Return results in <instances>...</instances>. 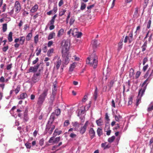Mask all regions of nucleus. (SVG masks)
<instances>
[{
  "mask_svg": "<svg viewBox=\"0 0 153 153\" xmlns=\"http://www.w3.org/2000/svg\"><path fill=\"white\" fill-rule=\"evenodd\" d=\"M48 89L46 87L43 88L42 93L39 95L37 101V106L38 108H41L48 94Z\"/></svg>",
  "mask_w": 153,
  "mask_h": 153,
  "instance_id": "obj_1",
  "label": "nucleus"
},
{
  "mask_svg": "<svg viewBox=\"0 0 153 153\" xmlns=\"http://www.w3.org/2000/svg\"><path fill=\"white\" fill-rule=\"evenodd\" d=\"M54 120L55 114L52 113L47 123L45 130V131L46 133L48 132L50 134L52 133L55 127V126L53 124Z\"/></svg>",
  "mask_w": 153,
  "mask_h": 153,
  "instance_id": "obj_2",
  "label": "nucleus"
},
{
  "mask_svg": "<svg viewBox=\"0 0 153 153\" xmlns=\"http://www.w3.org/2000/svg\"><path fill=\"white\" fill-rule=\"evenodd\" d=\"M86 62V64L90 66L93 67L94 68H96L98 61L97 56H96L95 53L93 52L91 56L87 58Z\"/></svg>",
  "mask_w": 153,
  "mask_h": 153,
  "instance_id": "obj_3",
  "label": "nucleus"
},
{
  "mask_svg": "<svg viewBox=\"0 0 153 153\" xmlns=\"http://www.w3.org/2000/svg\"><path fill=\"white\" fill-rule=\"evenodd\" d=\"M149 75V77L144 82L142 86H146V87L148 84L153 76V64L149 68L146 74L144 76L145 78H147Z\"/></svg>",
  "mask_w": 153,
  "mask_h": 153,
  "instance_id": "obj_4",
  "label": "nucleus"
},
{
  "mask_svg": "<svg viewBox=\"0 0 153 153\" xmlns=\"http://www.w3.org/2000/svg\"><path fill=\"white\" fill-rule=\"evenodd\" d=\"M70 46V42L68 40H63L62 42L61 48H62V53L63 56H65L68 53Z\"/></svg>",
  "mask_w": 153,
  "mask_h": 153,
  "instance_id": "obj_5",
  "label": "nucleus"
},
{
  "mask_svg": "<svg viewBox=\"0 0 153 153\" xmlns=\"http://www.w3.org/2000/svg\"><path fill=\"white\" fill-rule=\"evenodd\" d=\"M146 87V86H141V88L139 90L137 99L136 100V105L137 106L140 101L141 98L144 94Z\"/></svg>",
  "mask_w": 153,
  "mask_h": 153,
  "instance_id": "obj_6",
  "label": "nucleus"
},
{
  "mask_svg": "<svg viewBox=\"0 0 153 153\" xmlns=\"http://www.w3.org/2000/svg\"><path fill=\"white\" fill-rule=\"evenodd\" d=\"M14 8L16 13H19L21 10V7L20 4L18 1H16L15 2Z\"/></svg>",
  "mask_w": 153,
  "mask_h": 153,
  "instance_id": "obj_7",
  "label": "nucleus"
},
{
  "mask_svg": "<svg viewBox=\"0 0 153 153\" xmlns=\"http://www.w3.org/2000/svg\"><path fill=\"white\" fill-rule=\"evenodd\" d=\"M89 124V123L88 121H86L84 125L81 127L80 130V132L81 134H83L85 132Z\"/></svg>",
  "mask_w": 153,
  "mask_h": 153,
  "instance_id": "obj_8",
  "label": "nucleus"
},
{
  "mask_svg": "<svg viewBox=\"0 0 153 153\" xmlns=\"http://www.w3.org/2000/svg\"><path fill=\"white\" fill-rule=\"evenodd\" d=\"M39 65L37 64V65H34L33 67H30L28 70V72H36L39 68Z\"/></svg>",
  "mask_w": 153,
  "mask_h": 153,
  "instance_id": "obj_9",
  "label": "nucleus"
},
{
  "mask_svg": "<svg viewBox=\"0 0 153 153\" xmlns=\"http://www.w3.org/2000/svg\"><path fill=\"white\" fill-rule=\"evenodd\" d=\"M40 75L39 73L34 74L32 77V81L34 83H36L39 80L38 76Z\"/></svg>",
  "mask_w": 153,
  "mask_h": 153,
  "instance_id": "obj_10",
  "label": "nucleus"
},
{
  "mask_svg": "<svg viewBox=\"0 0 153 153\" xmlns=\"http://www.w3.org/2000/svg\"><path fill=\"white\" fill-rule=\"evenodd\" d=\"M62 54L63 57L64 58V60H63L64 63L65 64L67 65L69 63L70 60V59L69 58V56H68V53H67V55H65V56H63V54Z\"/></svg>",
  "mask_w": 153,
  "mask_h": 153,
  "instance_id": "obj_11",
  "label": "nucleus"
},
{
  "mask_svg": "<svg viewBox=\"0 0 153 153\" xmlns=\"http://www.w3.org/2000/svg\"><path fill=\"white\" fill-rule=\"evenodd\" d=\"M89 133L91 139H93L95 136V132L93 128H91L89 131Z\"/></svg>",
  "mask_w": 153,
  "mask_h": 153,
  "instance_id": "obj_12",
  "label": "nucleus"
},
{
  "mask_svg": "<svg viewBox=\"0 0 153 153\" xmlns=\"http://www.w3.org/2000/svg\"><path fill=\"white\" fill-rule=\"evenodd\" d=\"M61 60L59 58L56 62L55 63L56 68L57 69H59L60 66L61 65Z\"/></svg>",
  "mask_w": 153,
  "mask_h": 153,
  "instance_id": "obj_13",
  "label": "nucleus"
},
{
  "mask_svg": "<svg viewBox=\"0 0 153 153\" xmlns=\"http://www.w3.org/2000/svg\"><path fill=\"white\" fill-rule=\"evenodd\" d=\"M27 109H26L24 114V120L25 121H27L28 120V118L27 116Z\"/></svg>",
  "mask_w": 153,
  "mask_h": 153,
  "instance_id": "obj_14",
  "label": "nucleus"
},
{
  "mask_svg": "<svg viewBox=\"0 0 153 153\" xmlns=\"http://www.w3.org/2000/svg\"><path fill=\"white\" fill-rule=\"evenodd\" d=\"M91 45L94 48H97L99 45L97 42V40L96 39H94L92 41Z\"/></svg>",
  "mask_w": 153,
  "mask_h": 153,
  "instance_id": "obj_15",
  "label": "nucleus"
},
{
  "mask_svg": "<svg viewBox=\"0 0 153 153\" xmlns=\"http://www.w3.org/2000/svg\"><path fill=\"white\" fill-rule=\"evenodd\" d=\"M38 8V5L37 4H36L32 7L30 10V11L32 13H34L37 10Z\"/></svg>",
  "mask_w": 153,
  "mask_h": 153,
  "instance_id": "obj_16",
  "label": "nucleus"
},
{
  "mask_svg": "<svg viewBox=\"0 0 153 153\" xmlns=\"http://www.w3.org/2000/svg\"><path fill=\"white\" fill-rule=\"evenodd\" d=\"M64 30L63 29H61L59 31L57 34V36L58 37H60L62 36L64 33Z\"/></svg>",
  "mask_w": 153,
  "mask_h": 153,
  "instance_id": "obj_17",
  "label": "nucleus"
},
{
  "mask_svg": "<svg viewBox=\"0 0 153 153\" xmlns=\"http://www.w3.org/2000/svg\"><path fill=\"white\" fill-rule=\"evenodd\" d=\"M25 38L24 36H20L19 38V40L20 42V44L23 45L25 42Z\"/></svg>",
  "mask_w": 153,
  "mask_h": 153,
  "instance_id": "obj_18",
  "label": "nucleus"
},
{
  "mask_svg": "<svg viewBox=\"0 0 153 153\" xmlns=\"http://www.w3.org/2000/svg\"><path fill=\"white\" fill-rule=\"evenodd\" d=\"M97 133L98 135L100 137L102 134V131L101 128H98L97 130Z\"/></svg>",
  "mask_w": 153,
  "mask_h": 153,
  "instance_id": "obj_19",
  "label": "nucleus"
},
{
  "mask_svg": "<svg viewBox=\"0 0 153 153\" xmlns=\"http://www.w3.org/2000/svg\"><path fill=\"white\" fill-rule=\"evenodd\" d=\"M32 30H31V32L28 34L26 36V40L27 41H29L30 40L32 37Z\"/></svg>",
  "mask_w": 153,
  "mask_h": 153,
  "instance_id": "obj_20",
  "label": "nucleus"
},
{
  "mask_svg": "<svg viewBox=\"0 0 153 153\" xmlns=\"http://www.w3.org/2000/svg\"><path fill=\"white\" fill-rule=\"evenodd\" d=\"M76 64V62H74L72 64H71L69 67V71H73L75 67Z\"/></svg>",
  "mask_w": 153,
  "mask_h": 153,
  "instance_id": "obj_21",
  "label": "nucleus"
},
{
  "mask_svg": "<svg viewBox=\"0 0 153 153\" xmlns=\"http://www.w3.org/2000/svg\"><path fill=\"white\" fill-rule=\"evenodd\" d=\"M27 97V95L26 93H24L20 95L19 99L23 100Z\"/></svg>",
  "mask_w": 153,
  "mask_h": 153,
  "instance_id": "obj_22",
  "label": "nucleus"
},
{
  "mask_svg": "<svg viewBox=\"0 0 153 153\" xmlns=\"http://www.w3.org/2000/svg\"><path fill=\"white\" fill-rule=\"evenodd\" d=\"M96 123L98 126H100L103 125V122L102 120L100 119L98 120H97L96 121Z\"/></svg>",
  "mask_w": 153,
  "mask_h": 153,
  "instance_id": "obj_23",
  "label": "nucleus"
},
{
  "mask_svg": "<svg viewBox=\"0 0 153 153\" xmlns=\"http://www.w3.org/2000/svg\"><path fill=\"white\" fill-rule=\"evenodd\" d=\"M12 35L13 33L11 32H10L9 33L7 37L8 41L10 42H11L13 41Z\"/></svg>",
  "mask_w": 153,
  "mask_h": 153,
  "instance_id": "obj_24",
  "label": "nucleus"
},
{
  "mask_svg": "<svg viewBox=\"0 0 153 153\" xmlns=\"http://www.w3.org/2000/svg\"><path fill=\"white\" fill-rule=\"evenodd\" d=\"M97 94H98V91H97V87H96V88L95 89V91L94 92V99L95 100H96L97 97Z\"/></svg>",
  "mask_w": 153,
  "mask_h": 153,
  "instance_id": "obj_25",
  "label": "nucleus"
},
{
  "mask_svg": "<svg viewBox=\"0 0 153 153\" xmlns=\"http://www.w3.org/2000/svg\"><path fill=\"white\" fill-rule=\"evenodd\" d=\"M153 110V102H151L147 108V111L149 112Z\"/></svg>",
  "mask_w": 153,
  "mask_h": 153,
  "instance_id": "obj_26",
  "label": "nucleus"
},
{
  "mask_svg": "<svg viewBox=\"0 0 153 153\" xmlns=\"http://www.w3.org/2000/svg\"><path fill=\"white\" fill-rule=\"evenodd\" d=\"M147 42H145L141 47V48H142V52H144L146 50V48H147Z\"/></svg>",
  "mask_w": 153,
  "mask_h": 153,
  "instance_id": "obj_27",
  "label": "nucleus"
},
{
  "mask_svg": "<svg viewBox=\"0 0 153 153\" xmlns=\"http://www.w3.org/2000/svg\"><path fill=\"white\" fill-rule=\"evenodd\" d=\"M55 36V33L54 32H52L49 33L48 37V40H50L52 39L53 36Z\"/></svg>",
  "mask_w": 153,
  "mask_h": 153,
  "instance_id": "obj_28",
  "label": "nucleus"
},
{
  "mask_svg": "<svg viewBox=\"0 0 153 153\" xmlns=\"http://www.w3.org/2000/svg\"><path fill=\"white\" fill-rule=\"evenodd\" d=\"M129 38H128V41L129 43H130L132 41L133 38V32H130L129 34Z\"/></svg>",
  "mask_w": 153,
  "mask_h": 153,
  "instance_id": "obj_29",
  "label": "nucleus"
},
{
  "mask_svg": "<svg viewBox=\"0 0 153 153\" xmlns=\"http://www.w3.org/2000/svg\"><path fill=\"white\" fill-rule=\"evenodd\" d=\"M66 10L65 9H62L59 12V16H62L65 13Z\"/></svg>",
  "mask_w": 153,
  "mask_h": 153,
  "instance_id": "obj_30",
  "label": "nucleus"
},
{
  "mask_svg": "<svg viewBox=\"0 0 153 153\" xmlns=\"http://www.w3.org/2000/svg\"><path fill=\"white\" fill-rule=\"evenodd\" d=\"M123 41H120L118 45V51H120L122 48L123 47Z\"/></svg>",
  "mask_w": 153,
  "mask_h": 153,
  "instance_id": "obj_31",
  "label": "nucleus"
},
{
  "mask_svg": "<svg viewBox=\"0 0 153 153\" xmlns=\"http://www.w3.org/2000/svg\"><path fill=\"white\" fill-rule=\"evenodd\" d=\"M53 48H51L47 52V55L49 57H50L51 56V54L53 53Z\"/></svg>",
  "mask_w": 153,
  "mask_h": 153,
  "instance_id": "obj_32",
  "label": "nucleus"
},
{
  "mask_svg": "<svg viewBox=\"0 0 153 153\" xmlns=\"http://www.w3.org/2000/svg\"><path fill=\"white\" fill-rule=\"evenodd\" d=\"M134 74V70L132 68H131L130 70L129 76L130 77H132Z\"/></svg>",
  "mask_w": 153,
  "mask_h": 153,
  "instance_id": "obj_33",
  "label": "nucleus"
},
{
  "mask_svg": "<svg viewBox=\"0 0 153 153\" xmlns=\"http://www.w3.org/2000/svg\"><path fill=\"white\" fill-rule=\"evenodd\" d=\"M55 114V116L56 115L57 116H59L61 113L60 110L58 108L55 111V113H53Z\"/></svg>",
  "mask_w": 153,
  "mask_h": 153,
  "instance_id": "obj_34",
  "label": "nucleus"
},
{
  "mask_svg": "<svg viewBox=\"0 0 153 153\" xmlns=\"http://www.w3.org/2000/svg\"><path fill=\"white\" fill-rule=\"evenodd\" d=\"M7 24H4L2 26V30L3 32H4L6 31L7 29Z\"/></svg>",
  "mask_w": 153,
  "mask_h": 153,
  "instance_id": "obj_35",
  "label": "nucleus"
},
{
  "mask_svg": "<svg viewBox=\"0 0 153 153\" xmlns=\"http://www.w3.org/2000/svg\"><path fill=\"white\" fill-rule=\"evenodd\" d=\"M115 139V137L113 136L108 139V141L110 143L112 142Z\"/></svg>",
  "mask_w": 153,
  "mask_h": 153,
  "instance_id": "obj_36",
  "label": "nucleus"
},
{
  "mask_svg": "<svg viewBox=\"0 0 153 153\" xmlns=\"http://www.w3.org/2000/svg\"><path fill=\"white\" fill-rule=\"evenodd\" d=\"M94 77L92 78L91 77L90 78H89L88 79V87H90L91 86V84H90V82H92L94 81Z\"/></svg>",
  "mask_w": 153,
  "mask_h": 153,
  "instance_id": "obj_37",
  "label": "nucleus"
},
{
  "mask_svg": "<svg viewBox=\"0 0 153 153\" xmlns=\"http://www.w3.org/2000/svg\"><path fill=\"white\" fill-rule=\"evenodd\" d=\"M140 26H138L137 27L136 30L135 32V33H136V35H137V33H139L140 32Z\"/></svg>",
  "mask_w": 153,
  "mask_h": 153,
  "instance_id": "obj_38",
  "label": "nucleus"
},
{
  "mask_svg": "<svg viewBox=\"0 0 153 153\" xmlns=\"http://www.w3.org/2000/svg\"><path fill=\"white\" fill-rule=\"evenodd\" d=\"M20 85H18L17 86L16 88L14 90L16 94H17L20 90Z\"/></svg>",
  "mask_w": 153,
  "mask_h": 153,
  "instance_id": "obj_39",
  "label": "nucleus"
},
{
  "mask_svg": "<svg viewBox=\"0 0 153 153\" xmlns=\"http://www.w3.org/2000/svg\"><path fill=\"white\" fill-rule=\"evenodd\" d=\"M86 7V5L84 3H81V5L80 7V9L81 10H84Z\"/></svg>",
  "mask_w": 153,
  "mask_h": 153,
  "instance_id": "obj_40",
  "label": "nucleus"
},
{
  "mask_svg": "<svg viewBox=\"0 0 153 153\" xmlns=\"http://www.w3.org/2000/svg\"><path fill=\"white\" fill-rule=\"evenodd\" d=\"M39 40V36L38 35H36L34 37V41L35 44H36L38 42Z\"/></svg>",
  "mask_w": 153,
  "mask_h": 153,
  "instance_id": "obj_41",
  "label": "nucleus"
},
{
  "mask_svg": "<svg viewBox=\"0 0 153 153\" xmlns=\"http://www.w3.org/2000/svg\"><path fill=\"white\" fill-rule=\"evenodd\" d=\"M52 10L53 11V13H55L57 12V6L56 5H54L53 7V9Z\"/></svg>",
  "mask_w": 153,
  "mask_h": 153,
  "instance_id": "obj_42",
  "label": "nucleus"
},
{
  "mask_svg": "<svg viewBox=\"0 0 153 153\" xmlns=\"http://www.w3.org/2000/svg\"><path fill=\"white\" fill-rule=\"evenodd\" d=\"M126 83H127V89L126 90V92H128L129 91V88L130 86V81L129 80L128 82H126Z\"/></svg>",
  "mask_w": 153,
  "mask_h": 153,
  "instance_id": "obj_43",
  "label": "nucleus"
},
{
  "mask_svg": "<svg viewBox=\"0 0 153 153\" xmlns=\"http://www.w3.org/2000/svg\"><path fill=\"white\" fill-rule=\"evenodd\" d=\"M60 140V137H56L53 140V143H56L58 142Z\"/></svg>",
  "mask_w": 153,
  "mask_h": 153,
  "instance_id": "obj_44",
  "label": "nucleus"
},
{
  "mask_svg": "<svg viewBox=\"0 0 153 153\" xmlns=\"http://www.w3.org/2000/svg\"><path fill=\"white\" fill-rule=\"evenodd\" d=\"M121 118V117L120 115L118 116L115 115V120L117 121H119L120 119Z\"/></svg>",
  "mask_w": 153,
  "mask_h": 153,
  "instance_id": "obj_45",
  "label": "nucleus"
},
{
  "mask_svg": "<svg viewBox=\"0 0 153 153\" xmlns=\"http://www.w3.org/2000/svg\"><path fill=\"white\" fill-rule=\"evenodd\" d=\"M70 124L69 121L68 120H66L64 123V126H67Z\"/></svg>",
  "mask_w": 153,
  "mask_h": 153,
  "instance_id": "obj_46",
  "label": "nucleus"
},
{
  "mask_svg": "<svg viewBox=\"0 0 153 153\" xmlns=\"http://www.w3.org/2000/svg\"><path fill=\"white\" fill-rule=\"evenodd\" d=\"M138 8L137 7L135 9V11L134 14V17H137L138 13Z\"/></svg>",
  "mask_w": 153,
  "mask_h": 153,
  "instance_id": "obj_47",
  "label": "nucleus"
},
{
  "mask_svg": "<svg viewBox=\"0 0 153 153\" xmlns=\"http://www.w3.org/2000/svg\"><path fill=\"white\" fill-rule=\"evenodd\" d=\"M71 13L70 12H69V13H68V16H67V18L66 19V23L67 24H68V22L69 19V18L70 17Z\"/></svg>",
  "mask_w": 153,
  "mask_h": 153,
  "instance_id": "obj_48",
  "label": "nucleus"
},
{
  "mask_svg": "<svg viewBox=\"0 0 153 153\" xmlns=\"http://www.w3.org/2000/svg\"><path fill=\"white\" fill-rule=\"evenodd\" d=\"M75 21L74 19L73 18H71L70 19V22H69V24H70V25H72L73 23H74V22Z\"/></svg>",
  "mask_w": 153,
  "mask_h": 153,
  "instance_id": "obj_49",
  "label": "nucleus"
},
{
  "mask_svg": "<svg viewBox=\"0 0 153 153\" xmlns=\"http://www.w3.org/2000/svg\"><path fill=\"white\" fill-rule=\"evenodd\" d=\"M8 49V45H7L5 46L4 47L2 48V50L4 52H5L7 51Z\"/></svg>",
  "mask_w": 153,
  "mask_h": 153,
  "instance_id": "obj_50",
  "label": "nucleus"
},
{
  "mask_svg": "<svg viewBox=\"0 0 153 153\" xmlns=\"http://www.w3.org/2000/svg\"><path fill=\"white\" fill-rule=\"evenodd\" d=\"M25 146L27 149H30L31 148V143H27L25 144Z\"/></svg>",
  "mask_w": 153,
  "mask_h": 153,
  "instance_id": "obj_51",
  "label": "nucleus"
},
{
  "mask_svg": "<svg viewBox=\"0 0 153 153\" xmlns=\"http://www.w3.org/2000/svg\"><path fill=\"white\" fill-rule=\"evenodd\" d=\"M151 20H149V21H148V22L147 23V28L149 29L150 28V26H151Z\"/></svg>",
  "mask_w": 153,
  "mask_h": 153,
  "instance_id": "obj_52",
  "label": "nucleus"
},
{
  "mask_svg": "<svg viewBox=\"0 0 153 153\" xmlns=\"http://www.w3.org/2000/svg\"><path fill=\"white\" fill-rule=\"evenodd\" d=\"M140 74V72L139 71H137L136 75H135V77L136 79H137L139 77Z\"/></svg>",
  "mask_w": 153,
  "mask_h": 153,
  "instance_id": "obj_53",
  "label": "nucleus"
},
{
  "mask_svg": "<svg viewBox=\"0 0 153 153\" xmlns=\"http://www.w3.org/2000/svg\"><path fill=\"white\" fill-rule=\"evenodd\" d=\"M132 97H130L128 99V105H131L132 102Z\"/></svg>",
  "mask_w": 153,
  "mask_h": 153,
  "instance_id": "obj_54",
  "label": "nucleus"
},
{
  "mask_svg": "<svg viewBox=\"0 0 153 153\" xmlns=\"http://www.w3.org/2000/svg\"><path fill=\"white\" fill-rule=\"evenodd\" d=\"M69 136L71 138H74L76 137V135L74 133H71L70 134Z\"/></svg>",
  "mask_w": 153,
  "mask_h": 153,
  "instance_id": "obj_55",
  "label": "nucleus"
},
{
  "mask_svg": "<svg viewBox=\"0 0 153 153\" xmlns=\"http://www.w3.org/2000/svg\"><path fill=\"white\" fill-rule=\"evenodd\" d=\"M43 46H44L42 48V51L44 53H45L46 52L47 50V47L46 45H43Z\"/></svg>",
  "mask_w": 153,
  "mask_h": 153,
  "instance_id": "obj_56",
  "label": "nucleus"
},
{
  "mask_svg": "<svg viewBox=\"0 0 153 153\" xmlns=\"http://www.w3.org/2000/svg\"><path fill=\"white\" fill-rule=\"evenodd\" d=\"M54 137H51L49 140V143H53V140H54Z\"/></svg>",
  "mask_w": 153,
  "mask_h": 153,
  "instance_id": "obj_57",
  "label": "nucleus"
},
{
  "mask_svg": "<svg viewBox=\"0 0 153 153\" xmlns=\"http://www.w3.org/2000/svg\"><path fill=\"white\" fill-rule=\"evenodd\" d=\"M44 143V140L43 139H41L39 141V144L41 146L43 145Z\"/></svg>",
  "mask_w": 153,
  "mask_h": 153,
  "instance_id": "obj_58",
  "label": "nucleus"
},
{
  "mask_svg": "<svg viewBox=\"0 0 153 153\" xmlns=\"http://www.w3.org/2000/svg\"><path fill=\"white\" fill-rule=\"evenodd\" d=\"M87 98H88L87 96L86 95H85L84 96L83 98L82 99V101L83 102H85L87 100Z\"/></svg>",
  "mask_w": 153,
  "mask_h": 153,
  "instance_id": "obj_59",
  "label": "nucleus"
},
{
  "mask_svg": "<svg viewBox=\"0 0 153 153\" xmlns=\"http://www.w3.org/2000/svg\"><path fill=\"white\" fill-rule=\"evenodd\" d=\"M114 82L113 80H111L110 83V84L109 85V87L110 88L113 87V85L114 83Z\"/></svg>",
  "mask_w": 153,
  "mask_h": 153,
  "instance_id": "obj_60",
  "label": "nucleus"
},
{
  "mask_svg": "<svg viewBox=\"0 0 153 153\" xmlns=\"http://www.w3.org/2000/svg\"><path fill=\"white\" fill-rule=\"evenodd\" d=\"M5 82V79L4 77L1 76L0 78V82Z\"/></svg>",
  "mask_w": 153,
  "mask_h": 153,
  "instance_id": "obj_61",
  "label": "nucleus"
},
{
  "mask_svg": "<svg viewBox=\"0 0 153 153\" xmlns=\"http://www.w3.org/2000/svg\"><path fill=\"white\" fill-rule=\"evenodd\" d=\"M148 67V65H146L144 66L143 68V70L144 71H145L147 70Z\"/></svg>",
  "mask_w": 153,
  "mask_h": 153,
  "instance_id": "obj_62",
  "label": "nucleus"
},
{
  "mask_svg": "<svg viewBox=\"0 0 153 153\" xmlns=\"http://www.w3.org/2000/svg\"><path fill=\"white\" fill-rule=\"evenodd\" d=\"M148 59L147 57H145L144 58L143 60V65H144L148 61Z\"/></svg>",
  "mask_w": 153,
  "mask_h": 153,
  "instance_id": "obj_63",
  "label": "nucleus"
},
{
  "mask_svg": "<svg viewBox=\"0 0 153 153\" xmlns=\"http://www.w3.org/2000/svg\"><path fill=\"white\" fill-rule=\"evenodd\" d=\"M82 35V33L81 32H78L76 34V36L77 38H79Z\"/></svg>",
  "mask_w": 153,
  "mask_h": 153,
  "instance_id": "obj_64",
  "label": "nucleus"
}]
</instances>
